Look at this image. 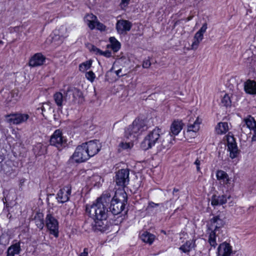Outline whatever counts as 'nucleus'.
I'll list each match as a JSON object with an SVG mask.
<instances>
[{"instance_id": "obj_35", "label": "nucleus", "mask_w": 256, "mask_h": 256, "mask_svg": "<svg viewBox=\"0 0 256 256\" xmlns=\"http://www.w3.org/2000/svg\"><path fill=\"white\" fill-rule=\"evenodd\" d=\"M37 149H40V151L38 152L37 154L38 155H42L44 154L46 151L44 147L42 146V145L41 144H38L34 148V150L35 152H36V150Z\"/></svg>"}, {"instance_id": "obj_49", "label": "nucleus", "mask_w": 256, "mask_h": 256, "mask_svg": "<svg viewBox=\"0 0 256 256\" xmlns=\"http://www.w3.org/2000/svg\"><path fill=\"white\" fill-rule=\"evenodd\" d=\"M100 56H104L106 58H110L112 56V53L110 50H106L104 52L102 51V54Z\"/></svg>"}, {"instance_id": "obj_27", "label": "nucleus", "mask_w": 256, "mask_h": 256, "mask_svg": "<svg viewBox=\"0 0 256 256\" xmlns=\"http://www.w3.org/2000/svg\"><path fill=\"white\" fill-rule=\"evenodd\" d=\"M142 240L149 244H152L155 238V236L148 232H144L140 236Z\"/></svg>"}, {"instance_id": "obj_51", "label": "nucleus", "mask_w": 256, "mask_h": 256, "mask_svg": "<svg viewBox=\"0 0 256 256\" xmlns=\"http://www.w3.org/2000/svg\"><path fill=\"white\" fill-rule=\"evenodd\" d=\"M88 248H84V252L80 254L78 256H88Z\"/></svg>"}, {"instance_id": "obj_17", "label": "nucleus", "mask_w": 256, "mask_h": 256, "mask_svg": "<svg viewBox=\"0 0 256 256\" xmlns=\"http://www.w3.org/2000/svg\"><path fill=\"white\" fill-rule=\"evenodd\" d=\"M45 60V56L42 53H36L30 59L29 66L32 67L40 66L44 64Z\"/></svg>"}, {"instance_id": "obj_50", "label": "nucleus", "mask_w": 256, "mask_h": 256, "mask_svg": "<svg viewBox=\"0 0 256 256\" xmlns=\"http://www.w3.org/2000/svg\"><path fill=\"white\" fill-rule=\"evenodd\" d=\"M250 60H251V62H250V66L252 68L254 69L255 66H256V59H255L254 58H250Z\"/></svg>"}, {"instance_id": "obj_3", "label": "nucleus", "mask_w": 256, "mask_h": 256, "mask_svg": "<svg viewBox=\"0 0 256 256\" xmlns=\"http://www.w3.org/2000/svg\"><path fill=\"white\" fill-rule=\"evenodd\" d=\"M110 206H108V212L114 215L120 214L127 204L126 193L122 190L116 192L112 198H110Z\"/></svg>"}, {"instance_id": "obj_58", "label": "nucleus", "mask_w": 256, "mask_h": 256, "mask_svg": "<svg viewBox=\"0 0 256 256\" xmlns=\"http://www.w3.org/2000/svg\"><path fill=\"white\" fill-rule=\"evenodd\" d=\"M0 44H3V42L2 40H0Z\"/></svg>"}, {"instance_id": "obj_21", "label": "nucleus", "mask_w": 256, "mask_h": 256, "mask_svg": "<svg viewBox=\"0 0 256 256\" xmlns=\"http://www.w3.org/2000/svg\"><path fill=\"white\" fill-rule=\"evenodd\" d=\"M182 123L181 121L174 120L171 124L170 132L171 136L178 135L182 128Z\"/></svg>"}, {"instance_id": "obj_29", "label": "nucleus", "mask_w": 256, "mask_h": 256, "mask_svg": "<svg viewBox=\"0 0 256 256\" xmlns=\"http://www.w3.org/2000/svg\"><path fill=\"white\" fill-rule=\"evenodd\" d=\"M110 42L111 44V48L114 52H117L120 48V44L114 37H110Z\"/></svg>"}, {"instance_id": "obj_23", "label": "nucleus", "mask_w": 256, "mask_h": 256, "mask_svg": "<svg viewBox=\"0 0 256 256\" xmlns=\"http://www.w3.org/2000/svg\"><path fill=\"white\" fill-rule=\"evenodd\" d=\"M244 90L248 94H256V82L248 80L244 83Z\"/></svg>"}, {"instance_id": "obj_7", "label": "nucleus", "mask_w": 256, "mask_h": 256, "mask_svg": "<svg viewBox=\"0 0 256 256\" xmlns=\"http://www.w3.org/2000/svg\"><path fill=\"white\" fill-rule=\"evenodd\" d=\"M46 226L51 234L56 238L58 236V222L54 216L50 212L46 214Z\"/></svg>"}, {"instance_id": "obj_38", "label": "nucleus", "mask_w": 256, "mask_h": 256, "mask_svg": "<svg viewBox=\"0 0 256 256\" xmlns=\"http://www.w3.org/2000/svg\"><path fill=\"white\" fill-rule=\"evenodd\" d=\"M98 20L97 17L95 15H94L92 14H87L86 16L84 17V21L85 22L90 21V20L94 21V20Z\"/></svg>"}, {"instance_id": "obj_10", "label": "nucleus", "mask_w": 256, "mask_h": 256, "mask_svg": "<svg viewBox=\"0 0 256 256\" xmlns=\"http://www.w3.org/2000/svg\"><path fill=\"white\" fill-rule=\"evenodd\" d=\"M83 144L90 158L96 154L101 148L100 144L96 140H90Z\"/></svg>"}, {"instance_id": "obj_4", "label": "nucleus", "mask_w": 256, "mask_h": 256, "mask_svg": "<svg viewBox=\"0 0 256 256\" xmlns=\"http://www.w3.org/2000/svg\"><path fill=\"white\" fill-rule=\"evenodd\" d=\"M148 128L144 120L136 118L132 124L125 129L124 136L126 138L133 140L143 132L146 130Z\"/></svg>"}, {"instance_id": "obj_32", "label": "nucleus", "mask_w": 256, "mask_h": 256, "mask_svg": "<svg viewBox=\"0 0 256 256\" xmlns=\"http://www.w3.org/2000/svg\"><path fill=\"white\" fill-rule=\"evenodd\" d=\"M216 232L214 230H212L208 238V242L212 246L215 248L217 245L216 242Z\"/></svg>"}, {"instance_id": "obj_26", "label": "nucleus", "mask_w": 256, "mask_h": 256, "mask_svg": "<svg viewBox=\"0 0 256 256\" xmlns=\"http://www.w3.org/2000/svg\"><path fill=\"white\" fill-rule=\"evenodd\" d=\"M20 250V244L16 243L8 248L7 250V256H14L15 254H18Z\"/></svg>"}, {"instance_id": "obj_13", "label": "nucleus", "mask_w": 256, "mask_h": 256, "mask_svg": "<svg viewBox=\"0 0 256 256\" xmlns=\"http://www.w3.org/2000/svg\"><path fill=\"white\" fill-rule=\"evenodd\" d=\"M225 218L224 214H220L211 218L210 222L212 230H214L216 232L219 228L223 227L225 224Z\"/></svg>"}, {"instance_id": "obj_36", "label": "nucleus", "mask_w": 256, "mask_h": 256, "mask_svg": "<svg viewBox=\"0 0 256 256\" xmlns=\"http://www.w3.org/2000/svg\"><path fill=\"white\" fill-rule=\"evenodd\" d=\"M86 77L88 80L92 82L94 80L96 76L92 71H89L86 73Z\"/></svg>"}, {"instance_id": "obj_54", "label": "nucleus", "mask_w": 256, "mask_h": 256, "mask_svg": "<svg viewBox=\"0 0 256 256\" xmlns=\"http://www.w3.org/2000/svg\"><path fill=\"white\" fill-rule=\"evenodd\" d=\"M5 250V246L0 244V255H1Z\"/></svg>"}, {"instance_id": "obj_8", "label": "nucleus", "mask_w": 256, "mask_h": 256, "mask_svg": "<svg viewBox=\"0 0 256 256\" xmlns=\"http://www.w3.org/2000/svg\"><path fill=\"white\" fill-rule=\"evenodd\" d=\"M130 171L128 169H121L118 170L114 177L116 184L122 188H124L129 183Z\"/></svg>"}, {"instance_id": "obj_14", "label": "nucleus", "mask_w": 256, "mask_h": 256, "mask_svg": "<svg viewBox=\"0 0 256 256\" xmlns=\"http://www.w3.org/2000/svg\"><path fill=\"white\" fill-rule=\"evenodd\" d=\"M228 150L230 152L232 158H236L238 154V150L234 138L233 136H228L227 138Z\"/></svg>"}, {"instance_id": "obj_9", "label": "nucleus", "mask_w": 256, "mask_h": 256, "mask_svg": "<svg viewBox=\"0 0 256 256\" xmlns=\"http://www.w3.org/2000/svg\"><path fill=\"white\" fill-rule=\"evenodd\" d=\"M52 146H55L59 150H61L66 144V140L62 136V132L60 130L54 131L50 137V140Z\"/></svg>"}, {"instance_id": "obj_47", "label": "nucleus", "mask_w": 256, "mask_h": 256, "mask_svg": "<svg viewBox=\"0 0 256 256\" xmlns=\"http://www.w3.org/2000/svg\"><path fill=\"white\" fill-rule=\"evenodd\" d=\"M207 29V24L206 22L204 23L200 30L198 31V32L204 34Z\"/></svg>"}, {"instance_id": "obj_33", "label": "nucleus", "mask_w": 256, "mask_h": 256, "mask_svg": "<svg viewBox=\"0 0 256 256\" xmlns=\"http://www.w3.org/2000/svg\"><path fill=\"white\" fill-rule=\"evenodd\" d=\"M92 64V62L91 60L86 61L79 66V70L80 71L84 72L91 67Z\"/></svg>"}, {"instance_id": "obj_44", "label": "nucleus", "mask_w": 256, "mask_h": 256, "mask_svg": "<svg viewBox=\"0 0 256 256\" xmlns=\"http://www.w3.org/2000/svg\"><path fill=\"white\" fill-rule=\"evenodd\" d=\"M91 51L94 52L96 54L101 55L102 50L94 46H92Z\"/></svg>"}, {"instance_id": "obj_40", "label": "nucleus", "mask_w": 256, "mask_h": 256, "mask_svg": "<svg viewBox=\"0 0 256 256\" xmlns=\"http://www.w3.org/2000/svg\"><path fill=\"white\" fill-rule=\"evenodd\" d=\"M202 162H204V160L198 158L194 162V164L196 166V170L198 172H200V166Z\"/></svg>"}, {"instance_id": "obj_6", "label": "nucleus", "mask_w": 256, "mask_h": 256, "mask_svg": "<svg viewBox=\"0 0 256 256\" xmlns=\"http://www.w3.org/2000/svg\"><path fill=\"white\" fill-rule=\"evenodd\" d=\"M89 158V155L83 143L76 147L74 153L70 157V160L76 163L84 162Z\"/></svg>"}, {"instance_id": "obj_43", "label": "nucleus", "mask_w": 256, "mask_h": 256, "mask_svg": "<svg viewBox=\"0 0 256 256\" xmlns=\"http://www.w3.org/2000/svg\"><path fill=\"white\" fill-rule=\"evenodd\" d=\"M50 102H45L43 103L42 105L40 107V109L42 110V112L46 111V109H50Z\"/></svg>"}, {"instance_id": "obj_2", "label": "nucleus", "mask_w": 256, "mask_h": 256, "mask_svg": "<svg viewBox=\"0 0 256 256\" xmlns=\"http://www.w3.org/2000/svg\"><path fill=\"white\" fill-rule=\"evenodd\" d=\"M110 194L106 192L96 200V202L87 206L86 212L94 220H106L108 213V206L110 200Z\"/></svg>"}, {"instance_id": "obj_15", "label": "nucleus", "mask_w": 256, "mask_h": 256, "mask_svg": "<svg viewBox=\"0 0 256 256\" xmlns=\"http://www.w3.org/2000/svg\"><path fill=\"white\" fill-rule=\"evenodd\" d=\"M132 26V23L127 20H118L116 24V29L118 33L122 34L130 30Z\"/></svg>"}, {"instance_id": "obj_56", "label": "nucleus", "mask_w": 256, "mask_h": 256, "mask_svg": "<svg viewBox=\"0 0 256 256\" xmlns=\"http://www.w3.org/2000/svg\"><path fill=\"white\" fill-rule=\"evenodd\" d=\"M179 191L178 189L174 188L173 190V194H174V192H178Z\"/></svg>"}, {"instance_id": "obj_45", "label": "nucleus", "mask_w": 256, "mask_h": 256, "mask_svg": "<svg viewBox=\"0 0 256 256\" xmlns=\"http://www.w3.org/2000/svg\"><path fill=\"white\" fill-rule=\"evenodd\" d=\"M200 42L196 40V39H194V41L192 43V44L191 46L192 49V50H196Z\"/></svg>"}, {"instance_id": "obj_53", "label": "nucleus", "mask_w": 256, "mask_h": 256, "mask_svg": "<svg viewBox=\"0 0 256 256\" xmlns=\"http://www.w3.org/2000/svg\"><path fill=\"white\" fill-rule=\"evenodd\" d=\"M121 72H122V69L120 68V69L116 70L115 72V73L116 74V76H118V77L122 76L126 74H120Z\"/></svg>"}, {"instance_id": "obj_46", "label": "nucleus", "mask_w": 256, "mask_h": 256, "mask_svg": "<svg viewBox=\"0 0 256 256\" xmlns=\"http://www.w3.org/2000/svg\"><path fill=\"white\" fill-rule=\"evenodd\" d=\"M119 146L122 149H128L130 148V144L129 142H121Z\"/></svg>"}, {"instance_id": "obj_12", "label": "nucleus", "mask_w": 256, "mask_h": 256, "mask_svg": "<svg viewBox=\"0 0 256 256\" xmlns=\"http://www.w3.org/2000/svg\"><path fill=\"white\" fill-rule=\"evenodd\" d=\"M72 187L68 184L60 190L57 194L56 199L59 203L63 204L68 202L71 194Z\"/></svg>"}, {"instance_id": "obj_48", "label": "nucleus", "mask_w": 256, "mask_h": 256, "mask_svg": "<svg viewBox=\"0 0 256 256\" xmlns=\"http://www.w3.org/2000/svg\"><path fill=\"white\" fill-rule=\"evenodd\" d=\"M160 204H156L152 202H149L148 203V208H155L156 206H158L160 205ZM162 205H163V204H161Z\"/></svg>"}, {"instance_id": "obj_55", "label": "nucleus", "mask_w": 256, "mask_h": 256, "mask_svg": "<svg viewBox=\"0 0 256 256\" xmlns=\"http://www.w3.org/2000/svg\"><path fill=\"white\" fill-rule=\"evenodd\" d=\"M182 209H183V206H182L181 207H178V208H176V209L174 210V212H177L178 210H182Z\"/></svg>"}, {"instance_id": "obj_18", "label": "nucleus", "mask_w": 256, "mask_h": 256, "mask_svg": "<svg viewBox=\"0 0 256 256\" xmlns=\"http://www.w3.org/2000/svg\"><path fill=\"white\" fill-rule=\"evenodd\" d=\"M232 246L230 244L226 242L220 244L218 248L217 252L218 256H230L232 253Z\"/></svg>"}, {"instance_id": "obj_52", "label": "nucleus", "mask_w": 256, "mask_h": 256, "mask_svg": "<svg viewBox=\"0 0 256 256\" xmlns=\"http://www.w3.org/2000/svg\"><path fill=\"white\" fill-rule=\"evenodd\" d=\"M130 1V0H122L120 4L122 6L123 5L124 6H126L128 4Z\"/></svg>"}, {"instance_id": "obj_34", "label": "nucleus", "mask_w": 256, "mask_h": 256, "mask_svg": "<svg viewBox=\"0 0 256 256\" xmlns=\"http://www.w3.org/2000/svg\"><path fill=\"white\" fill-rule=\"evenodd\" d=\"M221 102L224 106L228 107V106H230L231 100L230 96L227 94H225L222 99Z\"/></svg>"}, {"instance_id": "obj_28", "label": "nucleus", "mask_w": 256, "mask_h": 256, "mask_svg": "<svg viewBox=\"0 0 256 256\" xmlns=\"http://www.w3.org/2000/svg\"><path fill=\"white\" fill-rule=\"evenodd\" d=\"M216 178L219 180H222L224 183L228 182L229 178L228 174L222 170H218L216 174Z\"/></svg>"}, {"instance_id": "obj_5", "label": "nucleus", "mask_w": 256, "mask_h": 256, "mask_svg": "<svg viewBox=\"0 0 256 256\" xmlns=\"http://www.w3.org/2000/svg\"><path fill=\"white\" fill-rule=\"evenodd\" d=\"M69 104H82L84 100L82 92L80 90L73 86H70L66 90Z\"/></svg>"}, {"instance_id": "obj_22", "label": "nucleus", "mask_w": 256, "mask_h": 256, "mask_svg": "<svg viewBox=\"0 0 256 256\" xmlns=\"http://www.w3.org/2000/svg\"><path fill=\"white\" fill-rule=\"evenodd\" d=\"M195 241L196 240H187L185 244L179 248V250L184 253H188L196 247Z\"/></svg>"}, {"instance_id": "obj_24", "label": "nucleus", "mask_w": 256, "mask_h": 256, "mask_svg": "<svg viewBox=\"0 0 256 256\" xmlns=\"http://www.w3.org/2000/svg\"><path fill=\"white\" fill-rule=\"evenodd\" d=\"M201 123V120L199 118H196V120L193 122V123L190 122L188 124V132H197L200 129V124Z\"/></svg>"}, {"instance_id": "obj_1", "label": "nucleus", "mask_w": 256, "mask_h": 256, "mask_svg": "<svg viewBox=\"0 0 256 256\" xmlns=\"http://www.w3.org/2000/svg\"><path fill=\"white\" fill-rule=\"evenodd\" d=\"M167 137L160 128L156 127L145 136L140 147L143 150H146L156 144L158 152H164L170 148V142L166 138Z\"/></svg>"}, {"instance_id": "obj_25", "label": "nucleus", "mask_w": 256, "mask_h": 256, "mask_svg": "<svg viewBox=\"0 0 256 256\" xmlns=\"http://www.w3.org/2000/svg\"><path fill=\"white\" fill-rule=\"evenodd\" d=\"M229 130L228 122H219L216 128V131L218 134H226Z\"/></svg>"}, {"instance_id": "obj_57", "label": "nucleus", "mask_w": 256, "mask_h": 256, "mask_svg": "<svg viewBox=\"0 0 256 256\" xmlns=\"http://www.w3.org/2000/svg\"><path fill=\"white\" fill-rule=\"evenodd\" d=\"M192 16H189V17H188V18H187V20H188V21H189V20H192Z\"/></svg>"}, {"instance_id": "obj_42", "label": "nucleus", "mask_w": 256, "mask_h": 256, "mask_svg": "<svg viewBox=\"0 0 256 256\" xmlns=\"http://www.w3.org/2000/svg\"><path fill=\"white\" fill-rule=\"evenodd\" d=\"M203 38H204V34H202L198 32H197L194 36V39L198 40L200 42H201Z\"/></svg>"}, {"instance_id": "obj_37", "label": "nucleus", "mask_w": 256, "mask_h": 256, "mask_svg": "<svg viewBox=\"0 0 256 256\" xmlns=\"http://www.w3.org/2000/svg\"><path fill=\"white\" fill-rule=\"evenodd\" d=\"M96 28L97 30L102 32L105 31L106 30V26L100 22L98 20H97L96 22Z\"/></svg>"}, {"instance_id": "obj_30", "label": "nucleus", "mask_w": 256, "mask_h": 256, "mask_svg": "<svg viewBox=\"0 0 256 256\" xmlns=\"http://www.w3.org/2000/svg\"><path fill=\"white\" fill-rule=\"evenodd\" d=\"M245 124L250 130L256 126V121L253 117L249 116L247 118L244 120Z\"/></svg>"}, {"instance_id": "obj_16", "label": "nucleus", "mask_w": 256, "mask_h": 256, "mask_svg": "<svg viewBox=\"0 0 256 256\" xmlns=\"http://www.w3.org/2000/svg\"><path fill=\"white\" fill-rule=\"evenodd\" d=\"M53 98L56 104L60 109L62 108L64 105L68 102L66 91L64 92V94L60 92H56L54 94Z\"/></svg>"}, {"instance_id": "obj_39", "label": "nucleus", "mask_w": 256, "mask_h": 256, "mask_svg": "<svg viewBox=\"0 0 256 256\" xmlns=\"http://www.w3.org/2000/svg\"><path fill=\"white\" fill-rule=\"evenodd\" d=\"M97 20H94V21H86L85 22L86 23L88 26V28L91 30H92L96 28V22Z\"/></svg>"}, {"instance_id": "obj_41", "label": "nucleus", "mask_w": 256, "mask_h": 256, "mask_svg": "<svg viewBox=\"0 0 256 256\" xmlns=\"http://www.w3.org/2000/svg\"><path fill=\"white\" fill-rule=\"evenodd\" d=\"M151 66V62H150V60L149 58L144 60L143 61L142 63V68H148L150 67Z\"/></svg>"}, {"instance_id": "obj_31", "label": "nucleus", "mask_w": 256, "mask_h": 256, "mask_svg": "<svg viewBox=\"0 0 256 256\" xmlns=\"http://www.w3.org/2000/svg\"><path fill=\"white\" fill-rule=\"evenodd\" d=\"M95 224L94 226L96 229L104 231L106 230V224H104V221L106 220H94Z\"/></svg>"}, {"instance_id": "obj_20", "label": "nucleus", "mask_w": 256, "mask_h": 256, "mask_svg": "<svg viewBox=\"0 0 256 256\" xmlns=\"http://www.w3.org/2000/svg\"><path fill=\"white\" fill-rule=\"evenodd\" d=\"M32 220L34 222L36 226L40 230L43 229L44 226V214L42 212H36L34 214Z\"/></svg>"}, {"instance_id": "obj_19", "label": "nucleus", "mask_w": 256, "mask_h": 256, "mask_svg": "<svg viewBox=\"0 0 256 256\" xmlns=\"http://www.w3.org/2000/svg\"><path fill=\"white\" fill-rule=\"evenodd\" d=\"M230 198V196H227L226 195H214L212 197L211 204L213 206L222 205L227 202L228 199Z\"/></svg>"}, {"instance_id": "obj_11", "label": "nucleus", "mask_w": 256, "mask_h": 256, "mask_svg": "<svg viewBox=\"0 0 256 256\" xmlns=\"http://www.w3.org/2000/svg\"><path fill=\"white\" fill-rule=\"evenodd\" d=\"M6 118H8V122L9 123H12L14 124H19L26 122L30 118L28 114L14 113L6 115Z\"/></svg>"}]
</instances>
